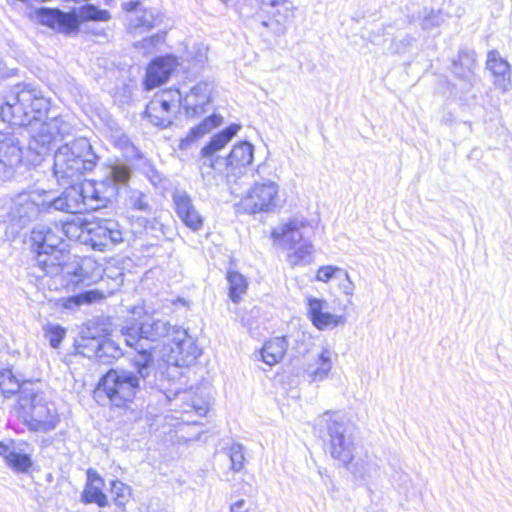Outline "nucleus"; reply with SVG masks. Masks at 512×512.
I'll list each match as a JSON object with an SVG mask.
<instances>
[{
	"instance_id": "obj_44",
	"label": "nucleus",
	"mask_w": 512,
	"mask_h": 512,
	"mask_svg": "<svg viewBox=\"0 0 512 512\" xmlns=\"http://www.w3.org/2000/svg\"><path fill=\"white\" fill-rule=\"evenodd\" d=\"M131 25L135 28L151 29L155 26L156 16L153 10H141L136 16L131 17Z\"/></svg>"
},
{
	"instance_id": "obj_4",
	"label": "nucleus",
	"mask_w": 512,
	"mask_h": 512,
	"mask_svg": "<svg viewBox=\"0 0 512 512\" xmlns=\"http://www.w3.org/2000/svg\"><path fill=\"white\" fill-rule=\"evenodd\" d=\"M50 101L41 91L30 84H17L4 96L0 106V117L11 126H29V134L34 133L40 124L50 121L42 118L48 113Z\"/></svg>"
},
{
	"instance_id": "obj_53",
	"label": "nucleus",
	"mask_w": 512,
	"mask_h": 512,
	"mask_svg": "<svg viewBox=\"0 0 512 512\" xmlns=\"http://www.w3.org/2000/svg\"><path fill=\"white\" fill-rule=\"evenodd\" d=\"M147 512H169L159 502H151L147 507Z\"/></svg>"
},
{
	"instance_id": "obj_34",
	"label": "nucleus",
	"mask_w": 512,
	"mask_h": 512,
	"mask_svg": "<svg viewBox=\"0 0 512 512\" xmlns=\"http://www.w3.org/2000/svg\"><path fill=\"white\" fill-rule=\"evenodd\" d=\"M78 23L80 21L107 22L111 18L108 10L99 9L93 4H85L81 6L75 13Z\"/></svg>"
},
{
	"instance_id": "obj_18",
	"label": "nucleus",
	"mask_w": 512,
	"mask_h": 512,
	"mask_svg": "<svg viewBox=\"0 0 512 512\" xmlns=\"http://www.w3.org/2000/svg\"><path fill=\"white\" fill-rule=\"evenodd\" d=\"M36 20L61 33L77 31L79 23L75 12H62L59 9L40 8L35 11Z\"/></svg>"
},
{
	"instance_id": "obj_52",
	"label": "nucleus",
	"mask_w": 512,
	"mask_h": 512,
	"mask_svg": "<svg viewBox=\"0 0 512 512\" xmlns=\"http://www.w3.org/2000/svg\"><path fill=\"white\" fill-rule=\"evenodd\" d=\"M140 6L139 1H129L124 4V9L128 12H133L134 16H136L141 10L138 9Z\"/></svg>"
},
{
	"instance_id": "obj_50",
	"label": "nucleus",
	"mask_w": 512,
	"mask_h": 512,
	"mask_svg": "<svg viewBox=\"0 0 512 512\" xmlns=\"http://www.w3.org/2000/svg\"><path fill=\"white\" fill-rule=\"evenodd\" d=\"M341 279L343 281L340 282L339 287L340 290L347 296H352L354 293V284L350 279V276L347 271H343L341 274Z\"/></svg>"
},
{
	"instance_id": "obj_43",
	"label": "nucleus",
	"mask_w": 512,
	"mask_h": 512,
	"mask_svg": "<svg viewBox=\"0 0 512 512\" xmlns=\"http://www.w3.org/2000/svg\"><path fill=\"white\" fill-rule=\"evenodd\" d=\"M44 336L52 348H58L65 337L66 330L58 324L44 326Z\"/></svg>"
},
{
	"instance_id": "obj_19",
	"label": "nucleus",
	"mask_w": 512,
	"mask_h": 512,
	"mask_svg": "<svg viewBox=\"0 0 512 512\" xmlns=\"http://www.w3.org/2000/svg\"><path fill=\"white\" fill-rule=\"evenodd\" d=\"M213 85L203 81L194 85L182 100V107L187 117L195 118L206 112L211 102Z\"/></svg>"
},
{
	"instance_id": "obj_7",
	"label": "nucleus",
	"mask_w": 512,
	"mask_h": 512,
	"mask_svg": "<svg viewBox=\"0 0 512 512\" xmlns=\"http://www.w3.org/2000/svg\"><path fill=\"white\" fill-rule=\"evenodd\" d=\"M98 157L87 138L80 137L60 146L54 155L53 172L61 184L78 181L93 170Z\"/></svg>"
},
{
	"instance_id": "obj_9",
	"label": "nucleus",
	"mask_w": 512,
	"mask_h": 512,
	"mask_svg": "<svg viewBox=\"0 0 512 512\" xmlns=\"http://www.w3.org/2000/svg\"><path fill=\"white\" fill-rule=\"evenodd\" d=\"M135 370L136 373L124 369H110L99 381L95 396L100 398L104 395L116 407L131 402L141 389H147V384H151L150 377L144 380L136 368Z\"/></svg>"
},
{
	"instance_id": "obj_12",
	"label": "nucleus",
	"mask_w": 512,
	"mask_h": 512,
	"mask_svg": "<svg viewBox=\"0 0 512 512\" xmlns=\"http://www.w3.org/2000/svg\"><path fill=\"white\" fill-rule=\"evenodd\" d=\"M87 237L85 242L93 249L106 251L123 241V232L120 224L113 219H102L97 222H87L83 227Z\"/></svg>"
},
{
	"instance_id": "obj_10",
	"label": "nucleus",
	"mask_w": 512,
	"mask_h": 512,
	"mask_svg": "<svg viewBox=\"0 0 512 512\" xmlns=\"http://www.w3.org/2000/svg\"><path fill=\"white\" fill-rule=\"evenodd\" d=\"M45 213H49L46 190H34L12 200L8 218L12 225L22 229Z\"/></svg>"
},
{
	"instance_id": "obj_20",
	"label": "nucleus",
	"mask_w": 512,
	"mask_h": 512,
	"mask_svg": "<svg viewBox=\"0 0 512 512\" xmlns=\"http://www.w3.org/2000/svg\"><path fill=\"white\" fill-rule=\"evenodd\" d=\"M254 158V147L247 141H242L234 145L228 157L223 160L227 168V179L231 182L235 181L250 165Z\"/></svg>"
},
{
	"instance_id": "obj_37",
	"label": "nucleus",
	"mask_w": 512,
	"mask_h": 512,
	"mask_svg": "<svg viewBox=\"0 0 512 512\" xmlns=\"http://www.w3.org/2000/svg\"><path fill=\"white\" fill-rule=\"evenodd\" d=\"M121 355L122 350L120 347L113 340L103 337L95 360L102 364H110Z\"/></svg>"
},
{
	"instance_id": "obj_25",
	"label": "nucleus",
	"mask_w": 512,
	"mask_h": 512,
	"mask_svg": "<svg viewBox=\"0 0 512 512\" xmlns=\"http://www.w3.org/2000/svg\"><path fill=\"white\" fill-rule=\"evenodd\" d=\"M179 108V106H174V104H170L165 99L155 97L147 105L145 114L154 126L163 129L172 124L173 115Z\"/></svg>"
},
{
	"instance_id": "obj_33",
	"label": "nucleus",
	"mask_w": 512,
	"mask_h": 512,
	"mask_svg": "<svg viewBox=\"0 0 512 512\" xmlns=\"http://www.w3.org/2000/svg\"><path fill=\"white\" fill-rule=\"evenodd\" d=\"M102 297H103L102 292H100L96 289H91V290H87V291L78 293L76 295H72L69 297H63V298L59 299V304L64 309L74 311V310L78 309L79 307H81L82 305L92 304V303L96 302L97 300L101 299Z\"/></svg>"
},
{
	"instance_id": "obj_1",
	"label": "nucleus",
	"mask_w": 512,
	"mask_h": 512,
	"mask_svg": "<svg viewBox=\"0 0 512 512\" xmlns=\"http://www.w3.org/2000/svg\"><path fill=\"white\" fill-rule=\"evenodd\" d=\"M30 240L36 254L35 265L44 275L56 278L62 287L74 289L80 284L90 285L101 278V267L90 258L80 262H61L65 248L62 229L58 224L36 225L31 231Z\"/></svg>"
},
{
	"instance_id": "obj_24",
	"label": "nucleus",
	"mask_w": 512,
	"mask_h": 512,
	"mask_svg": "<svg viewBox=\"0 0 512 512\" xmlns=\"http://www.w3.org/2000/svg\"><path fill=\"white\" fill-rule=\"evenodd\" d=\"M307 306L308 316L312 324L319 330L334 328L342 322L340 316L325 311L327 308V302L325 300L308 297Z\"/></svg>"
},
{
	"instance_id": "obj_11",
	"label": "nucleus",
	"mask_w": 512,
	"mask_h": 512,
	"mask_svg": "<svg viewBox=\"0 0 512 512\" xmlns=\"http://www.w3.org/2000/svg\"><path fill=\"white\" fill-rule=\"evenodd\" d=\"M168 348L167 362L174 366L173 369L168 370V376L175 377L179 375V367L192 365L200 355V349L195 339L188 334L186 329L181 327L173 329Z\"/></svg>"
},
{
	"instance_id": "obj_3",
	"label": "nucleus",
	"mask_w": 512,
	"mask_h": 512,
	"mask_svg": "<svg viewBox=\"0 0 512 512\" xmlns=\"http://www.w3.org/2000/svg\"><path fill=\"white\" fill-rule=\"evenodd\" d=\"M131 170L125 164H114L107 168L103 179L95 182L71 181L69 187L57 197L46 191L49 213L61 211L77 214L95 209L93 202H109L118 195L121 186L127 185Z\"/></svg>"
},
{
	"instance_id": "obj_28",
	"label": "nucleus",
	"mask_w": 512,
	"mask_h": 512,
	"mask_svg": "<svg viewBox=\"0 0 512 512\" xmlns=\"http://www.w3.org/2000/svg\"><path fill=\"white\" fill-rule=\"evenodd\" d=\"M221 123L222 117L217 114H213L205 118L201 123L192 127L185 137L181 138L179 149L182 151L190 149L204 135L211 132L214 128L220 126Z\"/></svg>"
},
{
	"instance_id": "obj_35",
	"label": "nucleus",
	"mask_w": 512,
	"mask_h": 512,
	"mask_svg": "<svg viewBox=\"0 0 512 512\" xmlns=\"http://www.w3.org/2000/svg\"><path fill=\"white\" fill-rule=\"evenodd\" d=\"M226 278L229 284V297L234 303H238L247 290V280L237 271H228Z\"/></svg>"
},
{
	"instance_id": "obj_57",
	"label": "nucleus",
	"mask_w": 512,
	"mask_h": 512,
	"mask_svg": "<svg viewBox=\"0 0 512 512\" xmlns=\"http://www.w3.org/2000/svg\"><path fill=\"white\" fill-rule=\"evenodd\" d=\"M165 113H158V116H164Z\"/></svg>"
},
{
	"instance_id": "obj_15",
	"label": "nucleus",
	"mask_w": 512,
	"mask_h": 512,
	"mask_svg": "<svg viewBox=\"0 0 512 512\" xmlns=\"http://www.w3.org/2000/svg\"><path fill=\"white\" fill-rule=\"evenodd\" d=\"M158 381L157 386L169 401L178 398L185 401L184 404L180 406L182 412L189 413L194 411L199 416L206 414L208 410L206 402L196 397L191 388L188 390L182 389V384L179 382H173L171 387H166V380L163 375Z\"/></svg>"
},
{
	"instance_id": "obj_26",
	"label": "nucleus",
	"mask_w": 512,
	"mask_h": 512,
	"mask_svg": "<svg viewBox=\"0 0 512 512\" xmlns=\"http://www.w3.org/2000/svg\"><path fill=\"white\" fill-rule=\"evenodd\" d=\"M487 69L495 76V85L504 92L509 89L511 84V68L510 64L503 59L495 50L489 51L486 61Z\"/></svg>"
},
{
	"instance_id": "obj_49",
	"label": "nucleus",
	"mask_w": 512,
	"mask_h": 512,
	"mask_svg": "<svg viewBox=\"0 0 512 512\" xmlns=\"http://www.w3.org/2000/svg\"><path fill=\"white\" fill-rule=\"evenodd\" d=\"M160 99H165L170 104H174V106H182V94L178 89H169L163 91L161 94L157 95Z\"/></svg>"
},
{
	"instance_id": "obj_42",
	"label": "nucleus",
	"mask_w": 512,
	"mask_h": 512,
	"mask_svg": "<svg viewBox=\"0 0 512 512\" xmlns=\"http://www.w3.org/2000/svg\"><path fill=\"white\" fill-rule=\"evenodd\" d=\"M111 494L117 506L123 507L131 497V488L127 484L116 480L111 483Z\"/></svg>"
},
{
	"instance_id": "obj_56",
	"label": "nucleus",
	"mask_w": 512,
	"mask_h": 512,
	"mask_svg": "<svg viewBox=\"0 0 512 512\" xmlns=\"http://www.w3.org/2000/svg\"><path fill=\"white\" fill-rule=\"evenodd\" d=\"M223 3L227 4L228 2H230L231 0H221Z\"/></svg>"
},
{
	"instance_id": "obj_48",
	"label": "nucleus",
	"mask_w": 512,
	"mask_h": 512,
	"mask_svg": "<svg viewBox=\"0 0 512 512\" xmlns=\"http://www.w3.org/2000/svg\"><path fill=\"white\" fill-rule=\"evenodd\" d=\"M87 223L78 224L75 221L66 222L60 229H62L63 237L66 236L71 239L81 238L83 233H86V230L83 228Z\"/></svg>"
},
{
	"instance_id": "obj_46",
	"label": "nucleus",
	"mask_w": 512,
	"mask_h": 512,
	"mask_svg": "<svg viewBox=\"0 0 512 512\" xmlns=\"http://www.w3.org/2000/svg\"><path fill=\"white\" fill-rule=\"evenodd\" d=\"M128 203L135 210L146 212L150 209L148 196L139 190L130 192Z\"/></svg>"
},
{
	"instance_id": "obj_45",
	"label": "nucleus",
	"mask_w": 512,
	"mask_h": 512,
	"mask_svg": "<svg viewBox=\"0 0 512 512\" xmlns=\"http://www.w3.org/2000/svg\"><path fill=\"white\" fill-rule=\"evenodd\" d=\"M229 457L232 470L234 472L241 471L245 460L243 446L239 443H234L229 449Z\"/></svg>"
},
{
	"instance_id": "obj_41",
	"label": "nucleus",
	"mask_w": 512,
	"mask_h": 512,
	"mask_svg": "<svg viewBox=\"0 0 512 512\" xmlns=\"http://www.w3.org/2000/svg\"><path fill=\"white\" fill-rule=\"evenodd\" d=\"M219 161L220 159L218 157H214L213 154H203V148L201 149L198 167L203 180L210 181V179L214 177V171L217 169L216 165Z\"/></svg>"
},
{
	"instance_id": "obj_27",
	"label": "nucleus",
	"mask_w": 512,
	"mask_h": 512,
	"mask_svg": "<svg viewBox=\"0 0 512 512\" xmlns=\"http://www.w3.org/2000/svg\"><path fill=\"white\" fill-rule=\"evenodd\" d=\"M331 355V351L323 347L321 351L312 358L313 362L306 364L305 372L312 382H320L328 377L333 366Z\"/></svg>"
},
{
	"instance_id": "obj_40",
	"label": "nucleus",
	"mask_w": 512,
	"mask_h": 512,
	"mask_svg": "<svg viewBox=\"0 0 512 512\" xmlns=\"http://www.w3.org/2000/svg\"><path fill=\"white\" fill-rule=\"evenodd\" d=\"M418 20L423 30H431L439 27L444 22L445 16L440 10H428L425 8Z\"/></svg>"
},
{
	"instance_id": "obj_54",
	"label": "nucleus",
	"mask_w": 512,
	"mask_h": 512,
	"mask_svg": "<svg viewBox=\"0 0 512 512\" xmlns=\"http://www.w3.org/2000/svg\"><path fill=\"white\" fill-rule=\"evenodd\" d=\"M162 39H163V37L161 35H155L150 38L144 39L143 43H144V46L155 45V44L161 42Z\"/></svg>"
},
{
	"instance_id": "obj_17",
	"label": "nucleus",
	"mask_w": 512,
	"mask_h": 512,
	"mask_svg": "<svg viewBox=\"0 0 512 512\" xmlns=\"http://www.w3.org/2000/svg\"><path fill=\"white\" fill-rule=\"evenodd\" d=\"M354 480L364 486L376 482L382 475L380 459L373 453L365 452L349 464Z\"/></svg>"
},
{
	"instance_id": "obj_38",
	"label": "nucleus",
	"mask_w": 512,
	"mask_h": 512,
	"mask_svg": "<svg viewBox=\"0 0 512 512\" xmlns=\"http://www.w3.org/2000/svg\"><path fill=\"white\" fill-rule=\"evenodd\" d=\"M32 384L20 385L10 370L0 371V389L4 397L8 398L12 394L19 393L24 387H31Z\"/></svg>"
},
{
	"instance_id": "obj_13",
	"label": "nucleus",
	"mask_w": 512,
	"mask_h": 512,
	"mask_svg": "<svg viewBox=\"0 0 512 512\" xmlns=\"http://www.w3.org/2000/svg\"><path fill=\"white\" fill-rule=\"evenodd\" d=\"M279 186L276 182H256L242 200L246 212H273L279 207Z\"/></svg>"
},
{
	"instance_id": "obj_23",
	"label": "nucleus",
	"mask_w": 512,
	"mask_h": 512,
	"mask_svg": "<svg viewBox=\"0 0 512 512\" xmlns=\"http://www.w3.org/2000/svg\"><path fill=\"white\" fill-rule=\"evenodd\" d=\"M177 67L174 56L167 55L153 60L147 67L144 86L146 90H152L165 83Z\"/></svg>"
},
{
	"instance_id": "obj_47",
	"label": "nucleus",
	"mask_w": 512,
	"mask_h": 512,
	"mask_svg": "<svg viewBox=\"0 0 512 512\" xmlns=\"http://www.w3.org/2000/svg\"><path fill=\"white\" fill-rule=\"evenodd\" d=\"M343 269L333 265L321 266L316 273V280L327 283L332 278L341 279Z\"/></svg>"
},
{
	"instance_id": "obj_36",
	"label": "nucleus",
	"mask_w": 512,
	"mask_h": 512,
	"mask_svg": "<svg viewBox=\"0 0 512 512\" xmlns=\"http://www.w3.org/2000/svg\"><path fill=\"white\" fill-rule=\"evenodd\" d=\"M103 337L88 336L84 333L77 341L76 350L89 359H96Z\"/></svg>"
},
{
	"instance_id": "obj_32",
	"label": "nucleus",
	"mask_w": 512,
	"mask_h": 512,
	"mask_svg": "<svg viewBox=\"0 0 512 512\" xmlns=\"http://www.w3.org/2000/svg\"><path fill=\"white\" fill-rule=\"evenodd\" d=\"M241 126L238 124H232L226 127L221 132L214 135L209 143L203 147V154H215L216 152L223 149L240 130Z\"/></svg>"
},
{
	"instance_id": "obj_31",
	"label": "nucleus",
	"mask_w": 512,
	"mask_h": 512,
	"mask_svg": "<svg viewBox=\"0 0 512 512\" xmlns=\"http://www.w3.org/2000/svg\"><path fill=\"white\" fill-rule=\"evenodd\" d=\"M476 66V52L469 48H462L458 58L453 61V73L458 78L471 81Z\"/></svg>"
},
{
	"instance_id": "obj_55",
	"label": "nucleus",
	"mask_w": 512,
	"mask_h": 512,
	"mask_svg": "<svg viewBox=\"0 0 512 512\" xmlns=\"http://www.w3.org/2000/svg\"><path fill=\"white\" fill-rule=\"evenodd\" d=\"M174 304L180 303L182 305L186 304V301L183 298H177L175 301H173Z\"/></svg>"
},
{
	"instance_id": "obj_16",
	"label": "nucleus",
	"mask_w": 512,
	"mask_h": 512,
	"mask_svg": "<svg viewBox=\"0 0 512 512\" xmlns=\"http://www.w3.org/2000/svg\"><path fill=\"white\" fill-rule=\"evenodd\" d=\"M263 10L271 17L261 25L271 28L276 35L284 33L285 25L294 16V5L290 0H261Z\"/></svg>"
},
{
	"instance_id": "obj_30",
	"label": "nucleus",
	"mask_w": 512,
	"mask_h": 512,
	"mask_svg": "<svg viewBox=\"0 0 512 512\" xmlns=\"http://www.w3.org/2000/svg\"><path fill=\"white\" fill-rule=\"evenodd\" d=\"M88 482L82 493V499L86 503H96L100 507L108 505L107 496L102 492L103 480L92 469L87 472Z\"/></svg>"
},
{
	"instance_id": "obj_2",
	"label": "nucleus",
	"mask_w": 512,
	"mask_h": 512,
	"mask_svg": "<svg viewBox=\"0 0 512 512\" xmlns=\"http://www.w3.org/2000/svg\"><path fill=\"white\" fill-rule=\"evenodd\" d=\"M72 130L71 123L64 117L53 116L30 135L26 153L13 132H0V182L10 180L23 163L38 165L52 142L70 135Z\"/></svg>"
},
{
	"instance_id": "obj_29",
	"label": "nucleus",
	"mask_w": 512,
	"mask_h": 512,
	"mask_svg": "<svg viewBox=\"0 0 512 512\" xmlns=\"http://www.w3.org/2000/svg\"><path fill=\"white\" fill-rule=\"evenodd\" d=\"M287 348L288 341L285 337H274L264 343L258 354L265 364L272 367L284 358Z\"/></svg>"
},
{
	"instance_id": "obj_5",
	"label": "nucleus",
	"mask_w": 512,
	"mask_h": 512,
	"mask_svg": "<svg viewBox=\"0 0 512 512\" xmlns=\"http://www.w3.org/2000/svg\"><path fill=\"white\" fill-rule=\"evenodd\" d=\"M174 328L178 326H171L167 320L150 314H145L139 322L130 321L122 327L126 344L137 352L132 360L133 366L144 380L153 374V356L151 347H145L142 340L156 342L171 337Z\"/></svg>"
},
{
	"instance_id": "obj_22",
	"label": "nucleus",
	"mask_w": 512,
	"mask_h": 512,
	"mask_svg": "<svg viewBox=\"0 0 512 512\" xmlns=\"http://www.w3.org/2000/svg\"><path fill=\"white\" fill-rule=\"evenodd\" d=\"M173 203L178 217L188 228L199 231L203 227L204 219L186 191L176 190L173 194Z\"/></svg>"
},
{
	"instance_id": "obj_14",
	"label": "nucleus",
	"mask_w": 512,
	"mask_h": 512,
	"mask_svg": "<svg viewBox=\"0 0 512 512\" xmlns=\"http://www.w3.org/2000/svg\"><path fill=\"white\" fill-rule=\"evenodd\" d=\"M33 446L24 440L0 441V456L13 472L28 474L33 467Z\"/></svg>"
},
{
	"instance_id": "obj_51",
	"label": "nucleus",
	"mask_w": 512,
	"mask_h": 512,
	"mask_svg": "<svg viewBox=\"0 0 512 512\" xmlns=\"http://www.w3.org/2000/svg\"><path fill=\"white\" fill-rule=\"evenodd\" d=\"M230 512H249L244 499L237 500L230 506Z\"/></svg>"
},
{
	"instance_id": "obj_39",
	"label": "nucleus",
	"mask_w": 512,
	"mask_h": 512,
	"mask_svg": "<svg viewBox=\"0 0 512 512\" xmlns=\"http://www.w3.org/2000/svg\"><path fill=\"white\" fill-rule=\"evenodd\" d=\"M294 251L288 254V262L292 266L306 265L311 262L313 245L310 241L304 240Z\"/></svg>"
},
{
	"instance_id": "obj_8",
	"label": "nucleus",
	"mask_w": 512,
	"mask_h": 512,
	"mask_svg": "<svg viewBox=\"0 0 512 512\" xmlns=\"http://www.w3.org/2000/svg\"><path fill=\"white\" fill-rule=\"evenodd\" d=\"M15 411L27 428L33 432H50L60 422L55 404L47 401L43 393L32 387L22 388Z\"/></svg>"
},
{
	"instance_id": "obj_6",
	"label": "nucleus",
	"mask_w": 512,
	"mask_h": 512,
	"mask_svg": "<svg viewBox=\"0 0 512 512\" xmlns=\"http://www.w3.org/2000/svg\"><path fill=\"white\" fill-rule=\"evenodd\" d=\"M323 434L330 456L347 467L354 460L356 428L350 419L336 411H326L315 422Z\"/></svg>"
},
{
	"instance_id": "obj_21",
	"label": "nucleus",
	"mask_w": 512,
	"mask_h": 512,
	"mask_svg": "<svg viewBox=\"0 0 512 512\" xmlns=\"http://www.w3.org/2000/svg\"><path fill=\"white\" fill-rule=\"evenodd\" d=\"M311 228L309 221L304 217H294L287 223L273 229L272 237L275 240H282L289 248H295L306 240L307 230Z\"/></svg>"
}]
</instances>
